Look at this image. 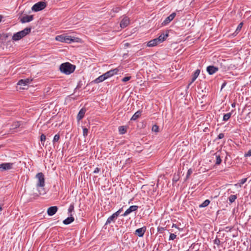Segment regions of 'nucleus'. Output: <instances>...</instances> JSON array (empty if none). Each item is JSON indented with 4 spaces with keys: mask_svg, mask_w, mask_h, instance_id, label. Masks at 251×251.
Wrapping results in <instances>:
<instances>
[{
    "mask_svg": "<svg viewBox=\"0 0 251 251\" xmlns=\"http://www.w3.org/2000/svg\"><path fill=\"white\" fill-rule=\"evenodd\" d=\"M75 69V66L69 62H66L61 64L59 69L60 71L66 74L70 75L73 73Z\"/></svg>",
    "mask_w": 251,
    "mask_h": 251,
    "instance_id": "obj_1",
    "label": "nucleus"
},
{
    "mask_svg": "<svg viewBox=\"0 0 251 251\" xmlns=\"http://www.w3.org/2000/svg\"><path fill=\"white\" fill-rule=\"evenodd\" d=\"M31 27H26L22 31L14 33L12 37L13 41H18L31 32Z\"/></svg>",
    "mask_w": 251,
    "mask_h": 251,
    "instance_id": "obj_2",
    "label": "nucleus"
},
{
    "mask_svg": "<svg viewBox=\"0 0 251 251\" xmlns=\"http://www.w3.org/2000/svg\"><path fill=\"white\" fill-rule=\"evenodd\" d=\"M55 40L61 42L71 43L72 42H78L79 38L65 34H61L56 36Z\"/></svg>",
    "mask_w": 251,
    "mask_h": 251,
    "instance_id": "obj_3",
    "label": "nucleus"
},
{
    "mask_svg": "<svg viewBox=\"0 0 251 251\" xmlns=\"http://www.w3.org/2000/svg\"><path fill=\"white\" fill-rule=\"evenodd\" d=\"M47 5V4L46 2L41 1L34 4L32 6L31 10L34 12L40 11L45 8Z\"/></svg>",
    "mask_w": 251,
    "mask_h": 251,
    "instance_id": "obj_4",
    "label": "nucleus"
},
{
    "mask_svg": "<svg viewBox=\"0 0 251 251\" xmlns=\"http://www.w3.org/2000/svg\"><path fill=\"white\" fill-rule=\"evenodd\" d=\"M36 178L37 179V183L36 184L37 187H43L45 185V176L42 172L38 173L36 175Z\"/></svg>",
    "mask_w": 251,
    "mask_h": 251,
    "instance_id": "obj_5",
    "label": "nucleus"
},
{
    "mask_svg": "<svg viewBox=\"0 0 251 251\" xmlns=\"http://www.w3.org/2000/svg\"><path fill=\"white\" fill-rule=\"evenodd\" d=\"M138 209V206L137 205H132L130 206L124 214L122 215V216L125 217L127 215L129 214L132 212L136 211Z\"/></svg>",
    "mask_w": 251,
    "mask_h": 251,
    "instance_id": "obj_6",
    "label": "nucleus"
},
{
    "mask_svg": "<svg viewBox=\"0 0 251 251\" xmlns=\"http://www.w3.org/2000/svg\"><path fill=\"white\" fill-rule=\"evenodd\" d=\"M176 15V13L175 12L172 13L164 20V21L162 23V25H168L171 21H172L175 18Z\"/></svg>",
    "mask_w": 251,
    "mask_h": 251,
    "instance_id": "obj_7",
    "label": "nucleus"
},
{
    "mask_svg": "<svg viewBox=\"0 0 251 251\" xmlns=\"http://www.w3.org/2000/svg\"><path fill=\"white\" fill-rule=\"evenodd\" d=\"M146 229H147L146 226H144L141 228L137 229L135 230L134 234L135 235H137L138 236H139V237H142L144 236V235L146 231Z\"/></svg>",
    "mask_w": 251,
    "mask_h": 251,
    "instance_id": "obj_8",
    "label": "nucleus"
},
{
    "mask_svg": "<svg viewBox=\"0 0 251 251\" xmlns=\"http://www.w3.org/2000/svg\"><path fill=\"white\" fill-rule=\"evenodd\" d=\"M12 163H3L0 164V169L1 171L8 170L12 168L13 166Z\"/></svg>",
    "mask_w": 251,
    "mask_h": 251,
    "instance_id": "obj_9",
    "label": "nucleus"
},
{
    "mask_svg": "<svg viewBox=\"0 0 251 251\" xmlns=\"http://www.w3.org/2000/svg\"><path fill=\"white\" fill-rule=\"evenodd\" d=\"M129 19L126 16L124 17L121 21L120 23V26L123 28H125L129 24Z\"/></svg>",
    "mask_w": 251,
    "mask_h": 251,
    "instance_id": "obj_10",
    "label": "nucleus"
},
{
    "mask_svg": "<svg viewBox=\"0 0 251 251\" xmlns=\"http://www.w3.org/2000/svg\"><path fill=\"white\" fill-rule=\"evenodd\" d=\"M58 210V207L56 206H50L47 210V213L49 216H51L54 215Z\"/></svg>",
    "mask_w": 251,
    "mask_h": 251,
    "instance_id": "obj_11",
    "label": "nucleus"
},
{
    "mask_svg": "<svg viewBox=\"0 0 251 251\" xmlns=\"http://www.w3.org/2000/svg\"><path fill=\"white\" fill-rule=\"evenodd\" d=\"M218 67L214 66H209L206 68V71L210 75H212L218 71Z\"/></svg>",
    "mask_w": 251,
    "mask_h": 251,
    "instance_id": "obj_12",
    "label": "nucleus"
},
{
    "mask_svg": "<svg viewBox=\"0 0 251 251\" xmlns=\"http://www.w3.org/2000/svg\"><path fill=\"white\" fill-rule=\"evenodd\" d=\"M33 20V15H26L25 16L23 17L20 21L22 23H25L32 21Z\"/></svg>",
    "mask_w": 251,
    "mask_h": 251,
    "instance_id": "obj_13",
    "label": "nucleus"
},
{
    "mask_svg": "<svg viewBox=\"0 0 251 251\" xmlns=\"http://www.w3.org/2000/svg\"><path fill=\"white\" fill-rule=\"evenodd\" d=\"M119 70L118 68H116L114 69L110 70V71L107 72L104 74V75L106 76V78H108L114 75H116L118 73Z\"/></svg>",
    "mask_w": 251,
    "mask_h": 251,
    "instance_id": "obj_14",
    "label": "nucleus"
},
{
    "mask_svg": "<svg viewBox=\"0 0 251 251\" xmlns=\"http://www.w3.org/2000/svg\"><path fill=\"white\" fill-rule=\"evenodd\" d=\"M32 80V79L30 78H26L24 79L20 80L17 84L19 85H24L25 86L29 84Z\"/></svg>",
    "mask_w": 251,
    "mask_h": 251,
    "instance_id": "obj_15",
    "label": "nucleus"
},
{
    "mask_svg": "<svg viewBox=\"0 0 251 251\" xmlns=\"http://www.w3.org/2000/svg\"><path fill=\"white\" fill-rule=\"evenodd\" d=\"M86 111V110L85 108H82L79 110L77 115V120L78 121L81 120L84 117Z\"/></svg>",
    "mask_w": 251,
    "mask_h": 251,
    "instance_id": "obj_16",
    "label": "nucleus"
},
{
    "mask_svg": "<svg viewBox=\"0 0 251 251\" xmlns=\"http://www.w3.org/2000/svg\"><path fill=\"white\" fill-rule=\"evenodd\" d=\"M169 34L168 32H166V34L161 33L158 38H156L158 42L161 43L164 41L166 38L168 37Z\"/></svg>",
    "mask_w": 251,
    "mask_h": 251,
    "instance_id": "obj_17",
    "label": "nucleus"
},
{
    "mask_svg": "<svg viewBox=\"0 0 251 251\" xmlns=\"http://www.w3.org/2000/svg\"><path fill=\"white\" fill-rule=\"evenodd\" d=\"M69 215H70L69 217H68L66 219L63 220V223L64 225H69V224L72 223V222H73L74 221L75 219L72 216V214H70Z\"/></svg>",
    "mask_w": 251,
    "mask_h": 251,
    "instance_id": "obj_18",
    "label": "nucleus"
},
{
    "mask_svg": "<svg viewBox=\"0 0 251 251\" xmlns=\"http://www.w3.org/2000/svg\"><path fill=\"white\" fill-rule=\"evenodd\" d=\"M159 43H160L158 42L157 38H155L148 42L147 44V46L149 47H154Z\"/></svg>",
    "mask_w": 251,
    "mask_h": 251,
    "instance_id": "obj_19",
    "label": "nucleus"
},
{
    "mask_svg": "<svg viewBox=\"0 0 251 251\" xmlns=\"http://www.w3.org/2000/svg\"><path fill=\"white\" fill-rule=\"evenodd\" d=\"M21 125V122L20 121H16L12 123L11 126V127L10 128V130L11 131L14 130L17 128L19 127Z\"/></svg>",
    "mask_w": 251,
    "mask_h": 251,
    "instance_id": "obj_20",
    "label": "nucleus"
},
{
    "mask_svg": "<svg viewBox=\"0 0 251 251\" xmlns=\"http://www.w3.org/2000/svg\"><path fill=\"white\" fill-rule=\"evenodd\" d=\"M142 111L141 110L137 111L132 116V117H131L130 120L131 121H135V120H136L138 118H139L142 115Z\"/></svg>",
    "mask_w": 251,
    "mask_h": 251,
    "instance_id": "obj_21",
    "label": "nucleus"
},
{
    "mask_svg": "<svg viewBox=\"0 0 251 251\" xmlns=\"http://www.w3.org/2000/svg\"><path fill=\"white\" fill-rule=\"evenodd\" d=\"M106 79H107L105 75H104V74H103L102 75H100L99 77H98V78H97L95 80H94V82L96 83H100V82H101L102 81H103L104 80H105Z\"/></svg>",
    "mask_w": 251,
    "mask_h": 251,
    "instance_id": "obj_22",
    "label": "nucleus"
},
{
    "mask_svg": "<svg viewBox=\"0 0 251 251\" xmlns=\"http://www.w3.org/2000/svg\"><path fill=\"white\" fill-rule=\"evenodd\" d=\"M200 73V70L198 69L193 74L192 78L191 80V82L190 83L189 85H190L191 83H192L198 77L199 74Z\"/></svg>",
    "mask_w": 251,
    "mask_h": 251,
    "instance_id": "obj_23",
    "label": "nucleus"
},
{
    "mask_svg": "<svg viewBox=\"0 0 251 251\" xmlns=\"http://www.w3.org/2000/svg\"><path fill=\"white\" fill-rule=\"evenodd\" d=\"M116 219H117V218L115 217L113 214H112L111 216L108 218L105 223V225H108L110 224L112 222H114Z\"/></svg>",
    "mask_w": 251,
    "mask_h": 251,
    "instance_id": "obj_24",
    "label": "nucleus"
},
{
    "mask_svg": "<svg viewBox=\"0 0 251 251\" xmlns=\"http://www.w3.org/2000/svg\"><path fill=\"white\" fill-rule=\"evenodd\" d=\"M214 155H215L216 159L215 164L216 165H219V164H220L221 162H222V160H221L220 155L219 154H218L217 152L215 153L214 154Z\"/></svg>",
    "mask_w": 251,
    "mask_h": 251,
    "instance_id": "obj_25",
    "label": "nucleus"
},
{
    "mask_svg": "<svg viewBox=\"0 0 251 251\" xmlns=\"http://www.w3.org/2000/svg\"><path fill=\"white\" fill-rule=\"evenodd\" d=\"M237 195H231L228 197V200L230 203H233L237 199Z\"/></svg>",
    "mask_w": 251,
    "mask_h": 251,
    "instance_id": "obj_26",
    "label": "nucleus"
},
{
    "mask_svg": "<svg viewBox=\"0 0 251 251\" xmlns=\"http://www.w3.org/2000/svg\"><path fill=\"white\" fill-rule=\"evenodd\" d=\"M119 132L120 134H124L126 132V128L124 126L119 127Z\"/></svg>",
    "mask_w": 251,
    "mask_h": 251,
    "instance_id": "obj_27",
    "label": "nucleus"
},
{
    "mask_svg": "<svg viewBox=\"0 0 251 251\" xmlns=\"http://www.w3.org/2000/svg\"><path fill=\"white\" fill-rule=\"evenodd\" d=\"M210 202V201L209 200H206L201 204L199 205V207L200 208L205 207L209 205Z\"/></svg>",
    "mask_w": 251,
    "mask_h": 251,
    "instance_id": "obj_28",
    "label": "nucleus"
},
{
    "mask_svg": "<svg viewBox=\"0 0 251 251\" xmlns=\"http://www.w3.org/2000/svg\"><path fill=\"white\" fill-rule=\"evenodd\" d=\"M231 116V113H228L224 114V115L223 116V120L224 121H227L230 118Z\"/></svg>",
    "mask_w": 251,
    "mask_h": 251,
    "instance_id": "obj_29",
    "label": "nucleus"
},
{
    "mask_svg": "<svg viewBox=\"0 0 251 251\" xmlns=\"http://www.w3.org/2000/svg\"><path fill=\"white\" fill-rule=\"evenodd\" d=\"M247 178H243L239 181V183L235 184V186H236L239 184V186L241 187L242 186V185L244 184L247 181Z\"/></svg>",
    "mask_w": 251,
    "mask_h": 251,
    "instance_id": "obj_30",
    "label": "nucleus"
},
{
    "mask_svg": "<svg viewBox=\"0 0 251 251\" xmlns=\"http://www.w3.org/2000/svg\"><path fill=\"white\" fill-rule=\"evenodd\" d=\"M74 204L71 203L68 208V213L70 215V214H72V212L74 211Z\"/></svg>",
    "mask_w": 251,
    "mask_h": 251,
    "instance_id": "obj_31",
    "label": "nucleus"
},
{
    "mask_svg": "<svg viewBox=\"0 0 251 251\" xmlns=\"http://www.w3.org/2000/svg\"><path fill=\"white\" fill-rule=\"evenodd\" d=\"M46 137L45 134H42L40 136V141L42 143L43 146L44 145V142L46 141Z\"/></svg>",
    "mask_w": 251,
    "mask_h": 251,
    "instance_id": "obj_32",
    "label": "nucleus"
},
{
    "mask_svg": "<svg viewBox=\"0 0 251 251\" xmlns=\"http://www.w3.org/2000/svg\"><path fill=\"white\" fill-rule=\"evenodd\" d=\"M88 130L86 127H83V135L86 137L88 135Z\"/></svg>",
    "mask_w": 251,
    "mask_h": 251,
    "instance_id": "obj_33",
    "label": "nucleus"
},
{
    "mask_svg": "<svg viewBox=\"0 0 251 251\" xmlns=\"http://www.w3.org/2000/svg\"><path fill=\"white\" fill-rule=\"evenodd\" d=\"M192 169H189L188 171H187V175H186V178H185V180H187L189 178V176H190V175L192 174Z\"/></svg>",
    "mask_w": 251,
    "mask_h": 251,
    "instance_id": "obj_34",
    "label": "nucleus"
},
{
    "mask_svg": "<svg viewBox=\"0 0 251 251\" xmlns=\"http://www.w3.org/2000/svg\"><path fill=\"white\" fill-rule=\"evenodd\" d=\"M60 138V136L58 134H55L54 136L53 139V143H54L56 142H57Z\"/></svg>",
    "mask_w": 251,
    "mask_h": 251,
    "instance_id": "obj_35",
    "label": "nucleus"
},
{
    "mask_svg": "<svg viewBox=\"0 0 251 251\" xmlns=\"http://www.w3.org/2000/svg\"><path fill=\"white\" fill-rule=\"evenodd\" d=\"M243 23H240L238 25V26H237V28L236 29V32L238 33L241 30V28H242V27L243 26Z\"/></svg>",
    "mask_w": 251,
    "mask_h": 251,
    "instance_id": "obj_36",
    "label": "nucleus"
},
{
    "mask_svg": "<svg viewBox=\"0 0 251 251\" xmlns=\"http://www.w3.org/2000/svg\"><path fill=\"white\" fill-rule=\"evenodd\" d=\"M152 130L154 132H158V130H159L158 126L156 125H153L152 127Z\"/></svg>",
    "mask_w": 251,
    "mask_h": 251,
    "instance_id": "obj_37",
    "label": "nucleus"
},
{
    "mask_svg": "<svg viewBox=\"0 0 251 251\" xmlns=\"http://www.w3.org/2000/svg\"><path fill=\"white\" fill-rule=\"evenodd\" d=\"M121 10V8L116 7L112 9V11L114 13H118Z\"/></svg>",
    "mask_w": 251,
    "mask_h": 251,
    "instance_id": "obj_38",
    "label": "nucleus"
},
{
    "mask_svg": "<svg viewBox=\"0 0 251 251\" xmlns=\"http://www.w3.org/2000/svg\"><path fill=\"white\" fill-rule=\"evenodd\" d=\"M166 229V227H163L161 226H158L157 227V231L160 233H162L164 230Z\"/></svg>",
    "mask_w": 251,
    "mask_h": 251,
    "instance_id": "obj_39",
    "label": "nucleus"
},
{
    "mask_svg": "<svg viewBox=\"0 0 251 251\" xmlns=\"http://www.w3.org/2000/svg\"><path fill=\"white\" fill-rule=\"evenodd\" d=\"M214 244L219 246L220 244V239H219L218 238H216L214 240Z\"/></svg>",
    "mask_w": 251,
    "mask_h": 251,
    "instance_id": "obj_40",
    "label": "nucleus"
},
{
    "mask_svg": "<svg viewBox=\"0 0 251 251\" xmlns=\"http://www.w3.org/2000/svg\"><path fill=\"white\" fill-rule=\"evenodd\" d=\"M130 78H131V76H126L122 79V81L123 82H126V81L129 80L130 79Z\"/></svg>",
    "mask_w": 251,
    "mask_h": 251,
    "instance_id": "obj_41",
    "label": "nucleus"
},
{
    "mask_svg": "<svg viewBox=\"0 0 251 251\" xmlns=\"http://www.w3.org/2000/svg\"><path fill=\"white\" fill-rule=\"evenodd\" d=\"M176 238V235L174 233H171L169 236V240H174Z\"/></svg>",
    "mask_w": 251,
    "mask_h": 251,
    "instance_id": "obj_42",
    "label": "nucleus"
},
{
    "mask_svg": "<svg viewBox=\"0 0 251 251\" xmlns=\"http://www.w3.org/2000/svg\"><path fill=\"white\" fill-rule=\"evenodd\" d=\"M2 40H6L9 36L8 33H2Z\"/></svg>",
    "mask_w": 251,
    "mask_h": 251,
    "instance_id": "obj_43",
    "label": "nucleus"
},
{
    "mask_svg": "<svg viewBox=\"0 0 251 251\" xmlns=\"http://www.w3.org/2000/svg\"><path fill=\"white\" fill-rule=\"evenodd\" d=\"M224 136H225L224 134L223 133H221L218 135L217 139H221L223 138L224 137Z\"/></svg>",
    "mask_w": 251,
    "mask_h": 251,
    "instance_id": "obj_44",
    "label": "nucleus"
},
{
    "mask_svg": "<svg viewBox=\"0 0 251 251\" xmlns=\"http://www.w3.org/2000/svg\"><path fill=\"white\" fill-rule=\"evenodd\" d=\"M233 228V226H226L225 228V230L226 232L230 231Z\"/></svg>",
    "mask_w": 251,
    "mask_h": 251,
    "instance_id": "obj_45",
    "label": "nucleus"
},
{
    "mask_svg": "<svg viewBox=\"0 0 251 251\" xmlns=\"http://www.w3.org/2000/svg\"><path fill=\"white\" fill-rule=\"evenodd\" d=\"M245 156H251V149L247 153L245 154Z\"/></svg>",
    "mask_w": 251,
    "mask_h": 251,
    "instance_id": "obj_46",
    "label": "nucleus"
},
{
    "mask_svg": "<svg viewBox=\"0 0 251 251\" xmlns=\"http://www.w3.org/2000/svg\"><path fill=\"white\" fill-rule=\"evenodd\" d=\"M100 170V169L98 168V167H97L96 168H95V169L94 170V174H97L98 173Z\"/></svg>",
    "mask_w": 251,
    "mask_h": 251,
    "instance_id": "obj_47",
    "label": "nucleus"
},
{
    "mask_svg": "<svg viewBox=\"0 0 251 251\" xmlns=\"http://www.w3.org/2000/svg\"><path fill=\"white\" fill-rule=\"evenodd\" d=\"M120 214V211H117L116 212H115L114 213H113V214L115 216V217L117 218Z\"/></svg>",
    "mask_w": 251,
    "mask_h": 251,
    "instance_id": "obj_48",
    "label": "nucleus"
},
{
    "mask_svg": "<svg viewBox=\"0 0 251 251\" xmlns=\"http://www.w3.org/2000/svg\"><path fill=\"white\" fill-rule=\"evenodd\" d=\"M4 203L3 201H0V211H1L2 210V206L3 205Z\"/></svg>",
    "mask_w": 251,
    "mask_h": 251,
    "instance_id": "obj_49",
    "label": "nucleus"
},
{
    "mask_svg": "<svg viewBox=\"0 0 251 251\" xmlns=\"http://www.w3.org/2000/svg\"><path fill=\"white\" fill-rule=\"evenodd\" d=\"M130 158H128L126 160V164H130Z\"/></svg>",
    "mask_w": 251,
    "mask_h": 251,
    "instance_id": "obj_50",
    "label": "nucleus"
},
{
    "mask_svg": "<svg viewBox=\"0 0 251 251\" xmlns=\"http://www.w3.org/2000/svg\"><path fill=\"white\" fill-rule=\"evenodd\" d=\"M172 227H175L176 228H178V226H176V224H173L172 226Z\"/></svg>",
    "mask_w": 251,
    "mask_h": 251,
    "instance_id": "obj_51",
    "label": "nucleus"
},
{
    "mask_svg": "<svg viewBox=\"0 0 251 251\" xmlns=\"http://www.w3.org/2000/svg\"><path fill=\"white\" fill-rule=\"evenodd\" d=\"M235 105H236V103L235 102H233L231 104V106L232 107H235Z\"/></svg>",
    "mask_w": 251,
    "mask_h": 251,
    "instance_id": "obj_52",
    "label": "nucleus"
},
{
    "mask_svg": "<svg viewBox=\"0 0 251 251\" xmlns=\"http://www.w3.org/2000/svg\"><path fill=\"white\" fill-rule=\"evenodd\" d=\"M129 46V44L128 43H126L125 44V47H128Z\"/></svg>",
    "mask_w": 251,
    "mask_h": 251,
    "instance_id": "obj_53",
    "label": "nucleus"
},
{
    "mask_svg": "<svg viewBox=\"0 0 251 251\" xmlns=\"http://www.w3.org/2000/svg\"><path fill=\"white\" fill-rule=\"evenodd\" d=\"M226 83H224L222 85V89L226 85Z\"/></svg>",
    "mask_w": 251,
    "mask_h": 251,
    "instance_id": "obj_54",
    "label": "nucleus"
},
{
    "mask_svg": "<svg viewBox=\"0 0 251 251\" xmlns=\"http://www.w3.org/2000/svg\"><path fill=\"white\" fill-rule=\"evenodd\" d=\"M0 40H2V34L0 33Z\"/></svg>",
    "mask_w": 251,
    "mask_h": 251,
    "instance_id": "obj_55",
    "label": "nucleus"
},
{
    "mask_svg": "<svg viewBox=\"0 0 251 251\" xmlns=\"http://www.w3.org/2000/svg\"><path fill=\"white\" fill-rule=\"evenodd\" d=\"M177 229H178L179 231H182V230H183V228H179L178 227V228Z\"/></svg>",
    "mask_w": 251,
    "mask_h": 251,
    "instance_id": "obj_56",
    "label": "nucleus"
},
{
    "mask_svg": "<svg viewBox=\"0 0 251 251\" xmlns=\"http://www.w3.org/2000/svg\"><path fill=\"white\" fill-rule=\"evenodd\" d=\"M118 211H120V213H121L122 212V208L119 209Z\"/></svg>",
    "mask_w": 251,
    "mask_h": 251,
    "instance_id": "obj_57",
    "label": "nucleus"
},
{
    "mask_svg": "<svg viewBox=\"0 0 251 251\" xmlns=\"http://www.w3.org/2000/svg\"><path fill=\"white\" fill-rule=\"evenodd\" d=\"M78 87H79V85L78 84L77 85V88H78Z\"/></svg>",
    "mask_w": 251,
    "mask_h": 251,
    "instance_id": "obj_58",
    "label": "nucleus"
}]
</instances>
